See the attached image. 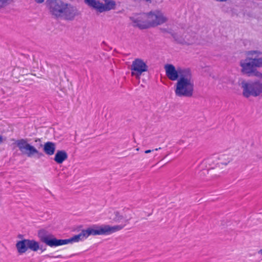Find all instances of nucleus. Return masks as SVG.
<instances>
[{
	"mask_svg": "<svg viewBox=\"0 0 262 262\" xmlns=\"http://www.w3.org/2000/svg\"><path fill=\"white\" fill-rule=\"evenodd\" d=\"M231 160V157L224 154L220 155L218 157L209 158L201 163L202 167L205 165L206 167V169H203V172L205 173L207 172L208 174L211 175L212 178L219 177L227 170L226 167Z\"/></svg>",
	"mask_w": 262,
	"mask_h": 262,
	"instance_id": "f257e3e1",
	"label": "nucleus"
},
{
	"mask_svg": "<svg viewBox=\"0 0 262 262\" xmlns=\"http://www.w3.org/2000/svg\"><path fill=\"white\" fill-rule=\"evenodd\" d=\"M259 54L260 53L256 51H250L247 53V57L240 61L241 72L243 74L262 79V73L256 69L262 68V58L258 57Z\"/></svg>",
	"mask_w": 262,
	"mask_h": 262,
	"instance_id": "f03ea898",
	"label": "nucleus"
},
{
	"mask_svg": "<svg viewBox=\"0 0 262 262\" xmlns=\"http://www.w3.org/2000/svg\"><path fill=\"white\" fill-rule=\"evenodd\" d=\"M174 93L178 97L191 98L194 92V81L191 70L179 79L174 85Z\"/></svg>",
	"mask_w": 262,
	"mask_h": 262,
	"instance_id": "7ed1b4c3",
	"label": "nucleus"
},
{
	"mask_svg": "<svg viewBox=\"0 0 262 262\" xmlns=\"http://www.w3.org/2000/svg\"><path fill=\"white\" fill-rule=\"evenodd\" d=\"M169 33L178 42L183 44L191 45L196 42L198 37L195 33L191 30L178 28L171 30Z\"/></svg>",
	"mask_w": 262,
	"mask_h": 262,
	"instance_id": "20e7f679",
	"label": "nucleus"
},
{
	"mask_svg": "<svg viewBox=\"0 0 262 262\" xmlns=\"http://www.w3.org/2000/svg\"><path fill=\"white\" fill-rule=\"evenodd\" d=\"M84 3L90 8L99 13L114 10L117 5L114 0H84Z\"/></svg>",
	"mask_w": 262,
	"mask_h": 262,
	"instance_id": "39448f33",
	"label": "nucleus"
},
{
	"mask_svg": "<svg viewBox=\"0 0 262 262\" xmlns=\"http://www.w3.org/2000/svg\"><path fill=\"white\" fill-rule=\"evenodd\" d=\"M238 84L243 90V95L247 98L250 96L256 97L262 93V83L259 81L248 82L244 79H240Z\"/></svg>",
	"mask_w": 262,
	"mask_h": 262,
	"instance_id": "423d86ee",
	"label": "nucleus"
},
{
	"mask_svg": "<svg viewBox=\"0 0 262 262\" xmlns=\"http://www.w3.org/2000/svg\"><path fill=\"white\" fill-rule=\"evenodd\" d=\"M46 3L51 14L57 18L62 16L67 4L61 0H48Z\"/></svg>",
	"mask_w": 262,
	"mask_h": 262,
	"instance_id": "0eeeda50",
	"label": "nucleus"
},
{
	"mask_svg": "<svg viewBox=\"0 0 262 262\" xmlns=\"http://www.w3.org/2000/svg\"><path fill=\"white\" fill-rule=\"evenodd\" d=\"M164 69L165 70L166 75L172 81L178 80L183 76L190 70L189 69H176L175 67L171 64L165 65Z\"/></svg>",
	"mask_w": 262,
	"mask_h": 262,
	"instance_id": "6e6552de",
	"label": "nucleus"
},
{
	"mask_svg": "<svg viewBox=\"0 0 262 262\" xmlns=\"http://www.w3.org/2000/svg\"><path fill=\"white\" fill-rule=\"evenodd\" d=\"M37 235L40 241L51 247L60 246V239L56 238L55 236L50 233L47 230L42 229L39 230Z\"/></svg>",
	"mask_w": 262,
	"mask_h": 262,
	"instance_id": "1a4fd4ad",
	"label": "nucleus"
},
{
	"mask_svg": "<svg viewBox=\"0 0 262 262\" xmlns=\"http://www.w3.org/2000/svg\"><path fill=\"white\" fill-rule=\"evenodd\" d=\"M151 27H155L166 23L168 18L160 10H155L148 12Z\"/></svg>",
	"mask_w": 262,
	"mask_h": 262,
	"instance_id": "9d476101",
	"label": "nucleus"
},
{
	"mask_svg": "<svg viewBox=\"0 0 262 262\" xmlns=\"http://www.w3.org/2000/svg\"><path fill=\"white\" fill-rule=\"evenodd\" d=\"M131 75L139 80L143 73L148 70V66L142 59L137 58L133 61L130 68Z\"/></svg>",
	"mask_w": 262,
	"mask_h": 262,
	"instance_id": "9b49d317",
	"label": "nucleus"
},
{
	"mask_svg": "<svg viewBox=\"0 0 262 262\" xmlns=\"http://www.w3.org/2000/svg\"><path fill=\"white\" fill-rule=\"evenodd\" d=\"M123 228L124 226L121 225H115L114 226L107 225L100 226L95 225L93 227V235H107L121 230Z\"/></svg>",
	"mask_w": 262,
	"mask_h": 262,
	"instance_id": "f8f14e48",
	"label": "nucleus"
},
{
	"mask_svg": "<svg viewBox=\"0 0 262 262\" xmlns=\"http://www.w3.org/2000/svg\"><path fill=\"white\" fill-rule=\"evenodd\" d=\"M134 27L141 29L151 28L148 13L142 14L137 17L130 18Z\"/></svg>",
	"mask_w": 262,
	"mask_h": 262,
	"instance_id": "ddd939ff",
	"label": "nucleus"
},
{
	"mask_svg": "<svg viewBox=\"0 0 262 262\" xmlns=\"http://www.w3.org/2000/svg\"><path fill=\"white\" fill-rule=\"evenodd\" d=\"M80 14L78 9L71 4L67 3L66 8H64L63 14L61 17L67 20H73L76 17Z\"/></svg>",
	"mask_w": 262,
	"mask_h": 262,
	"instance_id": "4468645a",
	"label": "nucleus"
},
{
	"mask_svg": "<svg viewBox=\"0 0 262 262\" xmlns=\"http://www.w3.org/2000/svg\"><path fill=\"white\" fill-rule=\"evenodd\" d=\"M111 219L114 223H120L123 220L125 224L123 226L124 227L132 219V214H129L128 216H126V214H121L119 212L115 211L113 214V217Z\"/></svg>",
	"mask_w": 262,
	"mask_h": 262,
	"instance_id": "2eb2a0df",
	"label": "nucleus"
},
{
	"mask_svg": "<svg viewBox=\"0 0 262 262\" xmlns=\"http://www.w3.org/2000/svg\"><path fill=\"white\" fill-rule=\"evenodd\" d=\"M84 239H85V237L82 230L80 233L77 235H75L70 238L60 239V246L67 245L74 242H78L80 241H83Z\"/></svg>",
	"mask_w": 262,
	"mask_h": 262,
	"instance_id": "dca6fc26",
	"label": "nucleus"
},
{
	"mask_svg": "<svg viewBox=\"0 0 262 262\" xmlns=\"http://www.w3.org/2000/svg\"><path fill=\"white\" fill-rule=\"evenodd\" d=\"M68 155L67 152L63 150H57L55 154L54 161L57 164H61L64 161L68 159Z\"/></svg>",
	"mask_w": 262,
	"mask_h": 262,
	"instance_id": "f3484780",
	"label": "nucleus"
},
{
	"mask_svg": "<svg viewBox=\"0 0 262 262\" xmlns=\"http://www.w3.org/2000/svg\"><path fill=\"white\" fill-rule=\"evenodd\" d=\"M16 247L19 254L25 253L28 249L27 239L18 241L16 244Z\"/></svg>",
	"mask_w": 262,
	"mask_h": 262,
	"instance_id": "a211bd4d",
	"label": "nucleus"
},
{
	"mask_svg": "<svg viewBox=\"0 0 262 262\" xmlns=\"http://www.w3.org/2000/svg\"><path fill=\"white\" fill-rule=\"evenodd\" d=\"M19 149L21 154L29 157H33L35 154L38 155V152L36 148H19Z\"/></svg>",
	"mask_w": 262,
	"mask_h": 262,
	"instance_id": "6ab92c4d",
	"label": "nucleus"
},
{
	"mask_svg": "<svg viewBox=\"0 0 262 262\" xmlns=\"http://www.w3.org/2000/svg\"><path fill=\"white\" fill-rule=\"evenodd\" d=\"M28 241V247L33 251H37L39 249V244L38 242L34 239H29Z\"/></svg>",
	"mask_w": 262,
	"mask_h": 262,
	"instance_id": "aec40b11",
	"label": "nucleus"
},
{
	"mask_svg": "<svg viewBox=\"0 0 262 262\" xmlns=\"http://www.w3.org/2000/svg\"><path fill=\"white\" fill-rule=\"evenodd\" d=\"M13 145L17 146L18 147H33V146L28 144L27 140L23 139L15 141Z\"/></svg>",
	"mask_w": 262,
	"mask_h": 262,
	"instance_id": "412c9836",
	"label": "nucleus"
},
{
	"mask_svg": "<svg viewBox=\"0 0 262 262\" xmlns=\"http://www.w3.org/2000/svg\"><path fill=\"white\" fill-rule=\"evenodd\" d=\"M13 2L14 0H0V10L5 9Z\"/></svg>",
	"mask_w": 262,
	"mask_h": 262,
	"instance_id": "4be33fe9",
	"label": "nucleus"
},
{
	"mask_svg": "<svg viewBox=\"0 0 262 262\" xmlns=\"http://www.w3.org/2000/svg\"><path fill=\"white\" fill-rule=\"evenodd\" d=\"M24 70L19 68L14 69L12 72V75L16 77H18L19 75H24Z\"/></svg>",
	"mask_w": 262,
	"mask_h": 262,
	"instance_id": "5701e85b",
	"label": "nucleus"
},
{
	"mask_svg": "<svg viewBox=\"0 0 262 262\" xmlns=\"http://www.w3.org/2000/svg\"><path fill=\"white\" fill-rule=\"evenodd\" d=\"M85 239L90 235H93V228H88L85 230H82Z\"/></svg>",
	"mask_w": 262,
	"mask_h": 262,
	"instance_id": "b1692460",
	"label": "nucleus"
},
{
	"mask_svg": "<svg viewBox=\"0 0 262 262\" xmlns=\"http://www.w3.org/2000/svg\"><path fill=\"white\" fill-rule=\"evenodd\" d=\"M45 152L49 155H52L55 152V148H43Z\"/></svg>",
	"mask_w": 262,
	"mask_h": 262,
	"instance_id": "393cba45",
	"label": "nucleus"
},
{
	"mask_svg": "<svg viewBox=\"0 0 262 262\" xmlns=\"http://www.w3.org/2000/svg\"><path fill=\"white\" fill-rule=\"evenodd\" d=\"M56 146L57 145L53 142H47L44 144L43 147H54Z\"/></svg>",
	"mask_w": 262,
	"mask_h": 262,
	"instance_id": "a878e982",
	"label": "nucleus"
},
{
	"mask_svg": "<svg viewBox=\"0 0 262 262\" xmlns=\"http://www.w3.org/2000/svg\"><path fill=\"white\" fill-rule=\"evenodd\" d=\"M6 138L2 136V135H0V145H1V144L6 141Z\"/></svg>",
	"mask_w": 262,
	"mask_h": 262,
	"instance_id": "bb28decb",
	"label": "nucleus"
},
{
	"mask_svg": "<svg viewBox=\"0 0 262 262\" xmlns=\"http://www.w3.org/2000/svg\"><path fill=\"white\" fill-rule=\"evenodd\" d=\"M129 214H131L132 215H133V212L129 209H127L125 210V213L124 214H126V216H128Z\"/></svg>",
	"mask_w": 262,
	"mask_h": 262,
	"instance_id": "cd10ccee",
	"label": "nucleus"
},
{
	"mask_svg": "<svg viewBox=\"0 0 262 262\" xmlns=\"http://www.w3.org/2000/svg\"><path fill=\"white\" fill-rule=\"evenodd\" d=\"M128 154L126 152V151H123L119 156L120 157H125L127 156Z\"/></svg>",
	"mask_w": 262,
	"mask_h": 262,
	"instance_id": "c85d7f7f",
	"label": "nucleus"
},
{
	"mask_svg": "<svg viewBox=\"0 0 262 262\" xmlns=\"http://www.w3.org/2000/svg\"><path fill=\"white\" fill-rule=\"evenodd\" d=\"M35 3L38 4H41L44 2L45 0H33Z\"/></svg>",
	"mask_w": 262,
	"mask_h": 262,
	"instance_id": "c756f323",
	"label": "nucleus"
},
{
	"mask_svg": "<svg viewBox=\"0 0 262 262\" xmlns=\"http://www.w3.org/2000/svg\"><path fill=\"white\" fill-rule=\"evenodd\" d=\"M46 256L48 257H54V256H51L49 255H47ZM62 256L61 255H57L56 256H54V258H61Z\"/></svg>",
	"mask_w": 262,
	"mask_h": 262,
	"instance_id": "7c9ffc66",
	"label": "nucleus"
},
{
	"mask_svg": "<svg viewBox=\"0 0 262 262\" xmlns=\"http://www.w3.org/2000/svg\"><path fill=\"white\" fill-rule=\"evenodd\" d=\"M154 151V149H152V150L148 149V150H145V151H144V152H145V154H148V153H150V152H151V151Z\"/></svg>",
	"mask_w": 262,
	"mask_h": 262,
	"instance_id": "2f4dec72",
	"label": "nucleus"
},
{
	"mask_svg": "<svg viewBox=\"0 0 262 262\" xmlns=\"http://www.w3.org/2000/svg\"><path fill=\"white\" fill-rule=\"evenodd\" d=\"M39 250H40L42 252V251H44L46 250V249L45 248H43L42 246H39Z\"/></svg>",
	"mask_w": 262,
	"mask_h": 262,
	"instance_id": "473e14b6",
	"label": "nucleus"
},
{
	"mask_svg": "<svg viewBox=\"0 0 262 262\" xmlns=\"http://www.w3.org/2000/svg\"><path fill=\"white\" fill-rule=\"evenodd\" d=\"M258 254H260V255H262V249L259 250L258 252H257Z\"/></svg>",
	"mask_w": 262,
	"mask_h": 262,
	"instance_id": "72a5a7b5",
	"label": "nucleus"
},
{
	"mask_svg": "<svg viewBox=\"0 0 262 262\" xmlns=\"http://www.w3.org/2000/svg\"><path fill=\"white\" fill-rule=\"evenodd\" d=\"M230 82L232 84H234V80H231L230 81Z\"/></svg>",
	"mask_w": 262,
	"mask_h": 262,
	"instance_id": "f704fd0d",
	"label": "nucleus"
},
{
	"mask_svg": "<svg viewBox=\"0 0 262 262\" xmlns=\"http://www.w3.org/2000/svg\"><path fill=\"white\" fill-rule=\"evenodd\" d=\"M140 148H136V150L137 151H138L139 150Z\"/></svg>",
	"mask_w": 262,
	"mask_h": 262,
	"instance_id": "c9c22d12",
	"label": "nucleus"
},
{
	"mask_svg": "<svg viewBox=\"0 0 262 262\" xmlns=\"http://www.w3.org/2000/svg\"><path fill=\"white\" fill-rule=\"evenodd\" d=\"M158 149H159V148H155V150L156 151H157V150H158Z\"/></svg>",
	"mask_w": 262,
	"mask_h": 262,
	"instance_id": "e433bc0d",
	"label": "nucleus"
}]
</instances>
